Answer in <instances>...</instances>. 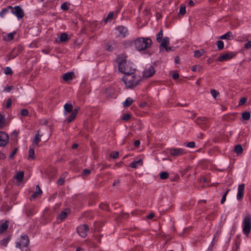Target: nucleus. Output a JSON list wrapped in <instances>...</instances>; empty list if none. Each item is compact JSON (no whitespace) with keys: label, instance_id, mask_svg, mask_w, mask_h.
Returning a JSON list of instances; mask_svg holds the SVG:
<instances>
[{"label":"nucleus","instance_id":"obj_1","mask_svg":"<svg viewBox=\"0 0 251 251\" xmlns=\"http://www.w3.org/2000/svg\"><path fill=\"white\" fill-rule=\"evenodd\" d=\"M120 72L125 74V76L122 79L126 87L128 88H133L136 87L141 80L140 75L135 74V69L123 68L122 65L120 67Z\"/></svg>","mask_w":251,"mask_h":251},{"label":"nucleus","instance_id":"obj_2","mask_svg":"<svg viewBox=\"0 0 251 251\" xmlns=\"http://www.w3.org/2000/svg\"><path fill=\"white\" fill-rule=\"evenodd\" d=\"M152 41L149 38H138L134 42L135 48L139 51L144 50L149 48L152 45Z\"/></svg>","mask_w":251,"mask_h":251},{"label":"nucleus","instance_id":"obj_3","mask_svg":"<svg viewBox=\"0 0 251 251\" xmlns=\"http://www.w3.org/2000/svg\"><path fill=\"white\" fill-rule=\"evenodd\" d=\"M126 58L127 56L124 54L119 55L117 57V61L118 63V69L119 71L121 65H122L123 67L126 69L128 67L129 69L131 68V69H135L133 68V64L130 61H127Z\"/></svg>","mask_w":251,"mask_h":251},{"label":"nucleus","instance_id":"obj_4","mask_svg":"<svg viewBox=\"0 0 251 251\" xmlns=\"http://www.w3.org/2000/svg\"><path fill=\"white\" fill-rule=\"evenodd\" d=\"M243 232L244 234L248 235L251 229V215L247 214L242 222Z\"/></svg>","mask_w":251,"mask_h":251},{"label":"nucleus","instance_id":"obj_5","mask_svg":"<svg viewBox=\"0 0 251 251\" xmlns=\"http://www.w3.org/2000/svg\"><path fill=\"white\" fill-rule=\"evenodd\" d=\"M29 243V238L26 234L21 236L19 241L16 243V247L22 249L23 247H27Z\"/></svg>","mask_w":251,"mask_h":251},{"label":"nucleus","instance_id":"obj_6","mask_svg":"<svg viewBox=\"0 0 251 251\" xmlns=\"http://www.w3.org/2000/svg\"><path fill=\"white\" fill-rule=\"evenodd\" d=\"M8 8L12 9V13L15 15L18 19L22 18L24 16V12L20 6H15L14 7L8 6Z\"/></svg>","mask_w":251,"mask_h":251},{"label":"nucleus","instance_id":"obj_7","mask_svg":"<svg viewBox=\"0 0 251 251\" xmlns=\"http://www.w3.org/2000/svg\"><path fill=\"white\" fill-rule=\"evenodd\" d=\"M168 151L171 156L175 157L181 156L186 153L185 150L182 148H169Z\"/></svg>","mask_w":251,"mask_h":251},{"label":"nucleus","instance_id":"obj_8","mask_svg":"<svg viewBox=\"0 0 251 251\" xmlns=\"http://www.w3.org/2000/svg\"><path fill=\"white\" fill-rule=\"evenodd\" d=\"M77 233L82 238H85L89 230V227L86 224L82 225L77 228Z\"/></svg>","mask_w":251,"mask_h":251},{"label":"nucleus","instance_id":"obj_9","mask_svg":"<svg viewBox=\"0 0 251 251\" xmlns=\"http://www.w3.org/2000/svg\"><path fill=\"white\" fill-rule=\"evenodd\" d=\"M236 56V53L233 52H228L220 56L217 58V61L224 62L230 60Z\"/></svg>","mask_w":251,"mask_h":251},{"label":"nucleus","instance_id":"obj_10","mask_svg":"<svg viewBox=\"0 0 251 251\" xmlns=\"http://www.w3.org/2000/svg\"><path fill=\"white\" fill-rule=\"evenodd\" d=\"M155 72L154 67L151 65L145 69L143 72V76L146 78L151 77L154 74Z\"/></svg>","mask_w":251,"mask_h":251},{"label":"nucleus","instance_id":"obj_11","mask_svg":"<svg viewBox=\"0 0 251 251\" xmlns=\"http://www.w3.org/2000/svg\"><path fill=\"white\" fill-rule=\"evenodd\" d=\"M116 30L118 32V35L119 37L124 38L128 34V30L127 28L124 26H118L116 28Z\"/></svg>","mask_w":251,"mask_h":251},{"label":"nucleus","instance_id":"obj_12","mask_svg":"<svg viewBox=\"0 0 251 251\" xmlns=\"http://www.w3.org/2000/svg\"><path fill=\"white\" fill-rule=\"evenodd\" d=\"M8 135L5 132H0V147L5 146L8 142Z\"/></svg>","mask_w":251,"mask_h":251},{"label":"nucleus","instance_id":"obj_13","mask_svg":"<svg viewBox=\"0 0 251 251\" xmlns=\"http://www.w3.org/2000/svg\"><path fill=\"white\" fill-rule=\"evenodd\" d=\"M22 48L18 47L13 49L12 51L9 54V60L15 58L22 51Z\"/></svg>","mask_w":251,"mask_h":251},{"label":"nucleus","instance_id":"obj_14","mask_svg":"<svg viewBox=\"0 0 251 251\" xmlns=\"http://www.w3.org/2000/svg\"><path fill=\"white\" fill-rule=\"evenodd\" d=\"M244 189H245V184H241L238 186V193L237 194V199L238 201H241V200H242L243 196H244Z\"/></svg>","mask_w":251,"mask_h":251},{"label":"nucleus","instance_id":"obj_15","mask_svg":"<svg viewBox=\"0 0 251 251\" xmlns=\"http://www.w3.org/2000/svg\"><path fill=\"white\" fill-rule=\"evenodd\" d=\"M64 114L67 115L68 113H72L74 111L72 103H67L64 105Z\"/></svg>","mask_w":251,"mask_h":251},{"label":"nucleus","instance_id":"obj_16","mask_svg":"<svg viewBox=\"0 0 251 251\" xmlns=\"http://www.w3.org/2000/svg\"><path fill=\"white\" fill-rule=\"evenodd\" d=\"M42 194V191L40 189L39 185H37L36 187L35 192L30 196V200H33L36 198L38 197Z\"/></svg>","mask_w":251,"mask_h":251},{"label":"nucleus","instance_id":"obj_17","mask_svg":"<svg viewBox=\"0 0 251 251\" xmlns=\"http://www.w3.org/2000/svg\"><path fill=\"white\" fill-rule=\"evenodd\" d=\"M196 122L199 125H205L206 126L208 124V120L205 117H199L196 119Z\"/></svg>","mask_w":251,"mask_h":251},{"label":"nucleus","instance_id":"obj_18","mask_svg":"<svg viewBox=\"0 0 251 251\" xmlns=\"http://www.w3.org/2000/svg\"><path fill=\"white\" fill-rule=\"evenodd\" d=\"M143 165V160L142 159H139L138 160L134 161L132 162L129 165V167L132 168L136 169L139 166H142Z\"/></svg>","mask_w":251,"mask_h":251},{"label":"nucleus","instance_id":"obj_19","mask_svg":"<svg viewBox=\"0 0 251 251\" xmlns=\"http://www.w3.org/2000/svg\"><path fill=\"white\" fill-rule=\"evenodd\" d=\"M74 75V74L72 72L66 73L63 75L62 78L66 81L71 80Z\"/></svg>","mask_w":251,"mask_h":251},{"label":"nucleus","instance_id":"obj_20","mask_svg":"<svg viewBox=\"0 0 251 251\" xmlns=\"http://www.w3.org/2000/svg\"><path fill=\"white\" fill-rule=\"evenodd\" d=\"M78 113V110L77 109L75 108L74 109V111L72 113H71V114L70 116L68 117L67 121L68 123H71L72 122L76 117L77 114Z\"/></svg>","mask_w":251,"mask_h":251},{"label":"nucleus","instance_id":"obj_21","mask_svg":"<svg viewBox=\"0 0 251 251\" xmlns=\"http://www.w3.org/2000/svg\"><path fill=\"white\" fill-rule=\"evenodd\" d=\"M233 35L232 32L230 31H228L226 34L220 37V39H221L231 40L233 39Z\"/></svg>","mask_w":251,"mask_h":251},{"label":"nucleus","instance_id":"obj_22","mask_svg":"<svg viewBox=\"0 0 251 251\" xmlns=\"http://www.w3.org/2000/svg\"><path fill=\"white\" fill-rule=\"evenodd\" d=\"M24 176V172L23 171L19 172L14 176V178L18 180L19 182H21L23 180Z\"/></svg>","mask_w":251,"mask_h":251},{"label":"nucleus","instance_id":"obj_23","mask_svg":"<svg viewBox=\"0 0 251 251\" xmlns=\"http://www.w3.org/2000/svg\"><path fill=\"white\" fill-rule=\"evenodd\" d=\"M41 136H42V135H40V131L38 130L35 135V137H34V139L33 143L37 145L41 141V138H40V137Z\"/></svg>","mask_w":251,"mask_h":251},{"label":"nucleus","instance_id":"obj_24","mask_svg":"<svg viewBox=\"0 0 251 251\" xmlns=\"http://www.w3.org/2000/svg\"><path fill=\"white\" fill-rule=\"evenodd\" d=\"M16 32H12L7 34V35L3 36V38L4 41H10L14 38V36Z\"/></svg>","mask_w":251,"mask_h":251},{"label":"nucleus","instance_id":"obj_25","mask_svg":"<svg viewBox=\"0 0 251 251\" xmlns=\"http://www.w3.org/2000/svg\"><path fill=\"white\" fill-rule=\"evenodd\" d=\"M8 227V222L6 221L4 223L0 226V233H3L7 230Z\"/></svg>","mask_w":251,"mask_h":251},{"label":"nucleus","instance_id":"obj_26","mask_svg":"<svg viewBox=\"0 0 251 251\" xmlns=\"http://www.w3.org/2000/svg\"><path fill=\"white\" fill-rule=\"evenodd\" d=\"M160 45V48L161 47H166V46H167L169 44V38L168 37H165L163 39L162 41L161 42Z\"/></svg>","mask_w":251,"mask_h":251},{"label":"nucleus","instance_id":"obj_27","mask_svg":"<svg viewBox=\"0 0 251 251\" xmlns=\"http://www.w3.org/2000/svg\"><path fill=\"white\" fill-rule=\"evenodd\" d=\"M60 41L61 42H65L70 39L68 35L66 33H63L60 34L59 37Z\"/></svg>","mask_w":251,"mask_h":251},{"label":"nucleus","instance_id":"obj_28","mask_svg":"<svg viewBox=\"0 0 251 251\" xmlns=\"http://www.w3.org/2000/svg\"><path fill=\"white\" fill-rule=\"evenodd\" d=\"M205 53V51L203 50H196L194 51V56L196 58H199Z\"/></svg>","mask_w":251,"mask_h":251},{"label":"nucleus","instance_id":"obj_29","mask_svg":"<svg viewBox=\"0 0 251 251\" xmlns=\"http://www.w3.org/2000/svg\"><path fill=\"white\" fill-rule=\"evenodd\" d=\"M163 36V29H161L156 35V41L158 43H161V42L162 41Z\"/></svg>","mask_w":251,"mask_h":251},{"label":"nucleus","instance_id":"obj_30","mask_svg":"<svg viewBox=\"0 0 251 251\" xmlns=\"http://www.w3.org/2000/svg\"><path fill=\"white\" fill-rule=\"evenodd\" d=\"M133 100L130 98V97H128L127 98L126 100L123 103L124 106L125 107H127V106H130V105L132 104V103H133Z\"/></svg>","mask_w":251,"mask_h":251},{"label":"nucleus","instance_id":"obj_31","mask_svg":"<svg viewBox=\"0 0 251 251\" xmlns=\"http://www.w3.org/2000/svg\"><path fill=\"white\" fill-rule=\"evenodd\" d=\"M28 158L34 159L35 158V152L34 148L32 147H30L28 151Z\"/></svg>","mask_w":251,"mask_h":251},{"label":"nucleus","instance_id":"obj_32","mask_svg":"<svg viewBox=\"0 0 251 251\" xmlns=\"http://www.w3.org/2000/svg\"><path fill=\"white\" fill-rule=\"evenodd\" d=\"M242 117L244 120H249L251 118V114L249 112H244L242 113Z\"/></svg>","mask_w":251,"mask_h":251},{"label":"nucleus","instance_id":"obj_33","mask_svg":"<svg viewBox=\"0 0 251 251\" xmlns=\"http://www.w3.org/2000/svg\"><path fill=\"white\" fill-rule=\"evenodd\" d=\"M169 175L167 172H162L159 174V176L161 179H166L169 177Z\"/></svg>","mask_w":251,"mask_h":251},{"label":"nucleus","instance_id":"obj_34","mask_svg":"<svg viewBox=\"0 0 251 251\" xmlns=\"http://www.w3.org/2000/svg\"><path fill=\"white\" fill-rule=\"evenodd\" d=\"M67 215H68V213L67 212L62 211L60 213V214L58 215V217L60 220L63 221L66 218V217H67Z\"/></svg>","mask_w":251,"mask_h":251},{"label":"nucleus","instance_id":"obj_35","mask_svg":"<svg viewBox=\"0 0 251 251\" xmlns=\"http://www.w3.org/2000/svg\"><path fill=\"white\" fill-rule=\"evenodd\" d=\"M234 151L237 154L241 153L243 151V148L240 145H237L235 147Z\"/></svg>","mask_w":251,"mask_h":251},{"label":"nucleus","instance_id":"obj_36","mask_svg":"<svg viewBox=\"0 0 251 251\" xmlns=\"http://www.w3.org/2000/svg\"><path fill=\"white\" fill-rule=\"evenodd\" d=\"M70 4L67 2L63 3L61 5V9L63 10H67L69 9Z\"/></svg>","mask_w":251,"mask_h":251},{"label":"nucleus","instance_id":"obj_37","mask_svg":"<svg viewBox=\"0 0 251 251\" xmlns=\"http://www.w3.org/2000/svg\"><path fill=\"white\" fill-rule=\"evenodd\" d=\"M186 13V7L184 5L181 4L180 6L179 14L184 15Z\"/></svg>","mask_w":251,"mask_h":251},{"label":"nucleus","instance_id":"obj_38","mask_svg":"<svg viewBox=\"0 0 251 251\" xmlns=\"http://www.w3.org/2000/svg\"><path fill=\"white\" fill-rule=\"evenodd\" d=\"M4 74L7 75H11L13 74V71L9 67H6L4 70Z\"/></svg>","mask_w":251,"mask_h":251},{"label":"nucleus","instance_id":"obj_39","mask_svg":"<svg viewBox=\"0 0 251 251\" xmlns=\"http://www.w3.org/2000/svg\"><path fill=\"white\" fill-rule=\"evenodd\" d=\"M217 48L219 50H222L224 47V43L222 41H218L216 43Z\"/></svg>","mask_w":251,"mask_h":251},{"label":"nucleus","instance_id":"obj_40","mask_svg":"<svg viewBox=\"0 0 251 251\" xmlns=\"http://www.w3.org/2000/svg\"><path fill=\"white\" fill-rule=\"evenodd\" d=\"M35 212L33 211V209L32 208H30L29 209H27L25 211V214L27 216H32L34 214Z\"/></svg>","mask_w":251,"mask_h":251},{"label":"nucleus","instance_id":"obj_41","mask_svg":"<svg viewBox=\"0 0 251 251\" xmlns=\"http://www.w3.org/2000/svg\"><path fill=\"white\" fill-rule=\"evenodd\" d=\"M9 239L8 238H4L1 241H0V244L3 246L6 247L7 246Z\"/></svg>","mask_w":251,"mask_h":251},{"label":"nucleus","instance_id":"obj_42","mask_svg":"<svg viewBox=\"0 0 251 251\" xmlns=\"http://www.w3.org/2000/svg\"><path fill=\"white\" fill-rule=\"evenodd\" d=\"M210 93L212 96L214 98L216 99L217 97L219 95V93L215 89H212L210 91Z\"/></svg>","mask_w":251,"mask_h":251},{"label":"nucleus","instance_id":"obj_43","mask_svg":"<svg viewBox=\"0 0 251 251\" xmlns=\"http://www.w3.org/2000/svg\"><path fill=\"white\" fill-rule=\"evenodd\" d=\"M114 16V12H110L109 14H108L107 17L104 20V21L105 23H107L109 20H112Z\"/></svg>","mask_w":251,"mask_h":251},{"label":"nucleus","instance_id":"obj_44","mask_svg":"<svg viewBox=\"0 0 251 251\" xmlns=\"http://www.w3.org/2000/svg\"><path fill=\"white\" fill-rule=\"evenodd\" d=\"M201 69V66L200 65H194L192 66L191 70L193 72H200Z\"/></svg>","mask_w":251,"mask_h":251},{"label":"nucleus","instance_id":"obj_45","mask_svg":"<svg viewBox=\"0 0 251 251\" xmlns=\"http://www.w3.org/2000/svg\"><path fill=\"white\" fill-rule=\"evenodd\" d=\"M230 191L229 189H228L226 191V192L225 193V194L223 195V197H222V198L221 199V204H223L225 201H226V196L228 193V192Z\"/></svg>","mask_w":251,"mask_h":251},{"label":"nucleus","instance_id":"obj_46","mask_svg":"<svg viewBox=\"0 0 251 251\" xmlns=\"http://www.w3.org/2000/svg\"><path fill=\"white\" fill-rule=\"evenodd\" d=\"M9 8H8V7L6 8H3L1 10V11H0V16L1 17V18H3L4 17V16L5 15V14L7 13V12H8V10Z\"/></svg>","mask_w":251,"mask_h":251},{"label":"nucleus","instance_id":"obj_47","mask_svg":"<svg viewBox=\"0 0 251 251\" xmlns=\"http://www.w3.org/2000/svg\"><path fill=\"white\" fill-rule=\"evenodd\" d=\"M4 117L0 114V128L3 127L4 125Z\"/></svg>","mask_w":251,"mask_h":251},{"label":"nucleus","instance_id":"obj_48","mask_svg":"<svg viewBox=\"0 0 251 251\" xmlns=\"http://www.w3.org/2000/svg\"><path fill=\"white\" fill-rule=\"evenodd\" d=\"M119 153L118 151H113L110 154V157L114 158L116 159L119 156Z\"/></svg>","mask_w":251,"mask_h":251},{"label":"nucleus","instance_id":"obj_49","mask_svg":"<svg viewBox=\"0 0 251 251\" xmlns=\"http://www.w3.org/2000/svg\"><path fill=\"white\" fill-rule=\"evenodd\" d=\"M131 118V115L129 114H125L122 117V120L125 121H128Z\"/></svg>","mask_w":251,"mask_h":251},{"label":"nucleus","instance_id":"obj_50","mask_svg":"<svg viewBox=\"0 0 251 251\" xmlns=\"http://www.w3.org/2000/svg\"><path fill=\"white\" fill-rule=\"evenodd\" d=\"M12 105V100L11 99L9 98L7 100L6 102V108H9Z\"/></svg>","mask_w":251,"mask_h":251},{"label":"nucleus","instance_id":"obj_51","mask_svg":"<svg viewBox=\"0 0 251 251\" xmlns=\"http://www.w3.org/2000/svg\"><path fill=\"white\" fill-rule=\"evenodd\" d=\"M247 99L246 98H241L239 101V105H242L246 102Z\"/></svg>","mask_w":251,"mask_h":251},{"label":"nucleus","instance_id":"obj_52","mask_svg":"<svg viewBox=\"0 0 251 251\" xmlns=\"http://www.w3.org/2000/svg\"><path fill=\"white\" fill-rule=\"evenodd\" d=\"M13 86H6L3 90V92H9L11 90H12L13 89Z\"/></svg>","mask_w":251,"mask_h":251},{"label":"nucleus","instance_id":"obj_53","mask_svg":"<svg viewBox=\"0 0 251 251\" xmlns=\"http://www.w3.org/2000/svg\"><path fill=\"white\" fill-rule=\"evenodd\" d=\"M28 114V111L27 109H23L22 111H21V115L22 116H27Z\"/></svg>","mask_w":251,"mask_h":251},{"label":"nucleus","instance_id":"obj_54","mask_svg":"<svg viewBox=\"0 0 251 251\" xmlns=\"http://www.w3.org/2000/svg\"><path fill=\"white\" fill-rule=\"evenodd\" d=\"M195 146V143L194 142H190L187 145L186 147L188 148H194Z\"/></svg>","mask_w":251,"mask_h":251},{"label":"nucleus","instance_id":"obj_55","mask_svg":"<svg viewBox=\"0 0 251 251\" xmlns=\"http://www.w3.org/2000/svg\"><path fill=\"white\" fill-rule=\"evenodd\" d=\"M245 48L246 49H249L251 48V41H248L245 44Z\"/></svg>","mask_w":251,"mask_h":251},{"label":"nucleus","instance_id":"obj_56","mask_svg":"<svg viewBox=\"0 0 251 251\" xmlns=\"http://www.w3.org/2000/svg\"><path fill=\"white\" fill-rule=\"evenodd\" d=\"M90 170L89 169H84L83 171L82 174L85 176H87L90 174Z\"/></svg>","mask_w":251,"mask_h":251},{"label":"nucleus","instance_id":"obj_57","mask_svg":"<svg viewBox=\"0 0 251 251\" xmlns=\"http://www.w3.org/2000/svg\"><path fill=\"white\" fill-rule=\"evenodd\" d=\"M64 179L62 178H60L57 181L58 184L60 185H62L63 184H64Z\"/></svg>","mask_w":251,"mask_h":251},{"label":"nucleus","instance_id":"obj_58","mask_svg":"<svg viewBox=\"0 0 251 251\" xmlns=\"http://www.w3.org/2000/svg\"><path fill=\"white\" fill-rule=\"evenodd\" d=\"M17 151V148H15L13 152L10 154L9 158H12Z\"/></svg>","mask_w":251,"mask_h":251},{"label":"nucleus","instance_id":"obj_59","mask_svg":"<svg viewBox=\"0 0 251 251\" xmlns=\"http://www.w3.org/2000/svg\"><path fill=\"white\" fill-rule=\"evenodd\" d=\"M105 49L107 50V51H111L112 50H113V48L111 46L109 45H106V46H105Z\"/></svg>","mask_w":251,"mask_h":251},{"label":"nucleus","instance_id":"obj_60","mask_svg":"<svg viewBox=\"0 0 251 251\" xmlns=\"http://www.w3.org/2000/svg\"><path fill=\"white\" fill-rule=\"evenodd\" d=\"M172 77L174 79H177L179 77V74L178 73H174L172 75Z\"/></svg>","mask_w":251,"mask_h":251},{"label":"nucleus","instance_id":"obj_61","mask_svg":"<svg viewBox=\"0 0 251 251\" xmlns=\"http://www.w3.org/2000/svg\"><path fill=\"white\" fill-rule=\"evenodd\" d=\"M140 143V142L139 140H136L134 143V145L135 147H137L139 146Z\"/></svg>","mask_w":251,"mask_h":251},{"label":"nucleus","instance_id":"obj_62","mask_svg":"<svg viewBox=\"0 0 251 251\" xmlns=\"http://www.w3.org/2000/svg\"><path fill=\"white\" fill-rule=\"evenodd\" d=\"M120 180L117 179L113 182V186H116V185H118L120 183Z\"/></svg>","mask_w":251,"mask_h":251},{"label":"nucleus","instance_id":"obj_63","mask_svg":"<svg viewBox=\"0 0 251 251\" xmlns=\"http://www.w3.org/2000/svg\"><path fill=\"white\" fill-rule=\"evenodd\" d=\"M154 216V214L153 213H151L150 215H149L148 216H147V218L148 219H151V218H152Z\"/></svg>","mask_w":251,"mask_h":251},{"label":"nucleus","instance_id":"obj_64","mask_svg":"<svg viewBox=\"0 0 251 251\" xmlns=\"http://www.w3.org/2000/svg\"><path fill=\"white\" fill-rule=\"evenodd\" d=\"M188 4L190 6H193L195 5V3L193 0H190L188 2Z\"/></svg>","mask_w":251,"mask_h":251}]
</instances>
